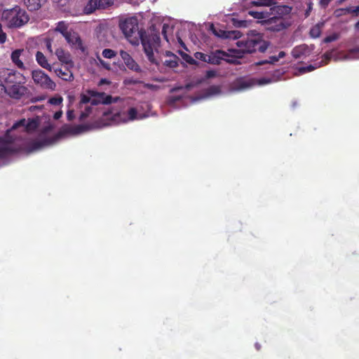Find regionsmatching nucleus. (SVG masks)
I'll return each mask as SVG.
<instances>
[{"label":"nucleus","instance_id":"nucleus-1","mask_svg":"<svg viewBox=\"0 0 359 359\" xmlns=\"http://www.w3.org/2000/svg\"><path fill=\"white\" fill-rule=\"evenodd\" d=\"M120 29L128 43L133 46H138L142 43L144 53L151 64H157L154 57V50L159 48V33L155 29L146 32L143 29H138V23L135 17H129L120 22Z\"/></svg>","mask_w":359,"mask_h":359},{"label":"nucleus","instance_id":"nucleus-2","mask_svg":"<svg viewBox=\"0 0 359 359\" xmlns=\"http://www.w3.org/2000/svg\"><path fill=\"white\" fill-rule=\"evenodd\" d=\"M25 78L18 72L10 69H0V93L19 100L28 93V88L23 86Z\"/></svg>","mask_w":359,"mask_h":359},{"label":"nucleus","instance_id":"nucleus-3","mask_svg":"<svg viewBox=\"0 0 359 359\" xmlns=\"http://www.w3.org/2000/svg\"><path fill=\"white\" fill-rule=\"evenodd\" d=\"M99 128L100 124L98 123H95L93 125L80 124L74 126H69L67 125L63 126V127L59 130L58 133L53 137V139H45L43 141L34 140L31 142L29 144V148H27V153H32V151L39 150L43 148V146L50 144L65 135H77L84 132H87L92 128Z\"/></svg>","mask_w":359,"mask_h":359},{"label":"nucleus","instance_id":"nucleus-4","mask_svg":"<svg viewBox=\"0 0 359 359\" xmlns=\"http://www.w3.org/2000/svg\"><path fill=\"white\" fill-rule=\"evenodd\" d=\"M236 46L242 53L250 54L257 51L264 53L269 46V42L263 39L261 34L253 30L248 32L247 36L242 40L236 41Z\"/></svg>","mask_w":359,"mask_h":359},{"label":"nucleus","instance_id":"nucleus-5","mask_svg":"<svg viewBox=\"0 0 359 359\" xmlns=\"http://www.w3.org/2000/svg\"><path fill=\"white\" fill-rule=\"evenodd\" d=\"M1 21L6 27L20 29L28 23L29 16L23 8L19 6L6 8L1 13Z\"/></svg>","mask_w":359,"mask_h":359},{"label":"nucleus","instance_id":"nucleus-6","mask_svg":"<svg viewBox=\"0 0 359 359\" xmlns=\"http://www.w3.org/2000/svg\"><path fill=\"white\" fill-rule=\"evenodd\" d=\"M31 76H32L35 85L40 86L43 90H54L56 87L53 80L41 69L32 71Z\"/></svg>","mask_w":359,"mask_h":359},{"label":"nucleus","instance_id":"nucleus-7","mask_svg":"<svg viewBox=\"0 0 359 359\" xmlns=\"http://www.w3.org/2000/svg\"><path fill=\"white\" fill-rule=\"evenodd\" d=\"M14 143V137L7 134L0 137V160H4L11 154H18L20 149L11 146Z\"/></svg>","mask_w":359,"mask_h":359},{"label":"nucleus","instance_id":"nucleus-8","mask_svg":"<svg viewBox=\"0 0 359 359\" xmlns=\"http://www.w3.org/2000/svg\"><path fill=\"white\" fill-rule=\"evenodd\" d=\"M86 94L91 97V105L93 106H97L100 104H110L118 100V97H113L110 95L105 94L104 93H98L94 90H86Z\"/></svg>","mask_w":359,"mask_h":359},{"label":"nucleus","instance_id":"nucleus-9","mask_svg":"<svg viewBox=\"0 0 359 359\" xmlns=\"http://www.w3.org/2000/svg\"><path fill=\"white\" fill-rule=\"evenodd\" d=\"M114 0H89L85 7L83 13L89 15L97 10L106 9L113 5Z\"/></svg>","mask_w":359,"mask_h":359},{"label":"nucleus","instance_id":"nucleus-10","mask_svg":"<svg viewBox=\"0 0 359 359\" xmlns=\"http://www.w3.org/2000/svg\"><path fill=\"white\" fill-rule=\"evenodd\" d=\"M264 23L267 30L273 32H279L288 27V23L280 18H269L264 20Z\"/></svg>","mask_w":359,"mask_h":359},{"label":"nucleus","instance_id":"nucleus-11","mask_svg":"<svg viewBox=\"0 0 359 359\" xmlns=\"http://www.w3.org/2000/svg\"><path fill=\"white\" fill-rule=\"evenodd\" d=\"M19 128H25V131L27 133H31L34 131L38 128V121L36 119H29L27 121L24 118L14 123L13 126L10 130H6V133H10L11 130L18 129Z\"/></svg>","mask_w":359,"mask_h":359},{"label":"nucleus","instance_id":"nucleus-12","mask_svg":"<svg viewBox=\"0 0 359 359\" xmlns=\"http://www.w3.org/2000/svg\"><path fill=\"white\" fill-rule=\"evenodd\" d=\"M103 115H104V116L112 115L113 119L114 120L120 118L123 121H133L136 119L137 111L135 108L131 107L128 109V112H116L111 114L110 111H105Z\"/></svg>","mask_w":359,"mask_h":359},{"label":"nucleus","instance_id":"nucleus-13","mask_svg":"<svg viewBox=\"0 0 359 359\" xmlns=\"http://www.w3.org/2000/svg\"><path fill=\"white\" fill-rule=\"evenodd\" d=\"M212 32L215 36L222 39L238 40L241 37V32L236 30L226 31L223 29H216L212 27Z\"/></svg>","mask_w":359,"mask_h":359},{"label":"nucleus","instance_id":"nucleus-14","mask_svg":"<svg viewBox=\"0 0 359 359\" xmlns=\"http://www.w3.org/2000/svg\"><path fill=\"white\" fill-rule=\"evenodd\" d=\"M291 12V7L287 6H273L270 8V15H272L270 18H280L282 19L284 16L290 14Z\"/></svg>","mask_w":359,"mask_h":359},{"label":"nucleus","instance_id":"nucleus-15","mask_svg":"<svg viewBox=\"0 0 359 359\" xmlns=\"http://www.w3.org/2000/svg\"><path fill=\"white\" fill-rule=\"evenodd\" d=\"M121 58H122V61L125 63V65L128 67V69L135 71L136 72H139L141 69H140V66L137 65L136 62L130 57L128 53L121 50L120 52Z\"/></svg>","mask_w":359,"mask_h":359},{"label":"nucleus","instance_id":"nucleus-16","mask_svg":"<svg viewBox=\"0 0 359 359\" xmlns=\"http://www.w3.org/2000/svg\"><path fill=\"white\" fill-rule=\"evenodd\" d=\"M66 41H67L68 43L74 46V48L77 50H80L81 51H84L83 46L82 45V40L78 34L74 32V34H62Z\"/></svg>","mask_w":359,"mask_h":359},{"label":"nucleus","instance_id":"nucleus-17","mask_svg":"<svg viewBox=\"0 0 359 359\" xmlns=\"http://www.w3.org/2000/svg\"><path fill=\"white\" fill-rule=\"evenodd\" d=\"M54 72L55 74L58 76L59 79L65 81H73V74L66 66L60 67V68H57L54 69Z\"/></svg>","mask_w":359,"mask_h":359},{"label":"nucleus","instance_id":"nucleus-18","mask_svg":"<svg viewBox=\"0 0 359 359\" xmlns=\"http://www.w3.org/2000/svg\"><path fill=\"white\" fill-rule=\"evenodd\" d=\"M226 55L227 54L224 51L218 50H216V53L212 54L211 57L207 58L205 60L202 61L210 63L211 65H219V62H221L222 58L226 57Z\"/></svg>","mask_w":359,"mask_h":359},{"label":"nucleus","instance_id":"nucleus-19","mask_svg":"<svg viewBox=\"0 0 359 359\" xmlns=\"http://www.w3.org/2000/svg\"><path fill=\"white\" fill-rule=\"evenodd\" d=\"M24 50L22 49H15L11 54V59H12V62H13L15 67H18V69H24V65L22 64V60H20V55H22Z\"/></svg>","mask_w":359,"mask_h":359},{"label":"nucleus","instance_id":"nucleus-20","mask_svg":"<svg viewBox=\"0 0 359 359\" xmlns=\"http://www.w3.org/2000/svg\"><path fill=\"white\" fill-rule=\"evenodd\" d=\"M46 0H25V6L29 11H37Z\"/></svg>","mask_w":359,"mask_h":359},{"label":"nucleus","instance_id":"nucleus-21","mask_svg":"<svg viewBox=\"0 0 359 359\" xmlns=\"http://www.w3.org/2000/svg\"><path fill=\"white\" fill-rule=\"evenodd\" d=\"M35 57H36V62L39 64V66L47 69L48 71H51V65H50L47 62V59H46L43 53L40 51H37L36 55H35Z\"/></svg>","mask_w":359,"mask_h":359},{"label":"nucleus","instance_id":"nucleus-22","mask_svg":"<svg viewBox=\"0 0 359 359\" xmlns=\"http://www.w3.org/2000/svg\"><path fill=\"white\" fill-rule=\"evenodd\" d=\"M283 57H285V52L280 51L279 54H278V56H270L268 60L256 62V66H261L265 64H274Z\"/></svg>","mask_w":359,"mask_h":359},{"label":"nucleus","instance_id":"nucleus-23","mask_svg":"<svg viewBox=\"0 0 359 359\" xmlns=\"http://www.w3.org/2000/svg\"><path fill=\"white\" fill-rule=\"evenodd\" d=\"M248 15H250V17L256 19V20H266L271 18L269 13L267 11H248Z\"/></svg>","mask_w":359,"mask_h":359},{"label":"nucleus","instance_id":"nucleus-24","mask_svg":"<svg viewBox=\"0 0 359 359\" xmlns=\"http://www.w3.org/2000/svg\"><path fill=\"white\" fill-rule=\"evenodd\" d=\"M55 55L58 57L59 61L68 64L70 62V57L68 53L65 52L62 48H57L55 50Z\"/></svg>","mask_w":359,"mask_h":359},{"label":"nucleus","instance_id":"nucleus-25","mask_svg":"<svg viewBox=\"0 0 359 359\" xmlns=\"http://www.w3.org/2000/svg\"><path fill=\"white\" fill-rule=\"evenodd\" d=\"M306 53V46L305 45H300L292 50V56L296 59H299Z\"/></svg>","mask_w":359,"mask_h":359},{"label":"nucleus","instance_id":"nucleus-26","mask_svg":"<svg viewBox=\"0 0 359 359\" xmlns=\"http://www.w3.org/2000/svg\"><path fill=\"white\" fill-rule=\"evenodd\" d=\"M323 27V22H319L313 27H311V29H310V36H311L312 39H317L320 35V30H322V28Z\"/></svg>","mask_w":359,"mask_h":359},{"label":"nucleus","instance_id":"nucleus-27","mask_svg":"<svg viewBox=\"0 0 359 359\" xmlns=\"http://www.w3.org/2000/svg\"><path fill=\"white\" fill-rule=\"evenodd\" d=\"M55 32L62 34H69L74 33L68 31V25H67V23H65L64 21H59V22L57 23V27H55Z\"/></svg>","mask_w":359,"mask_h":359},{"label":"nucleus","instance_id":"nucleus-28","mask_svg":"<svg viewBox=\"0 0 359 359\" xmlns=\"http://www.w3.org/2000/svg\"><path fill=\"white\" fill-rule=\"evenodd\" d=\"M273 0H255L250 2V5L256 7L271 6Z\"/></svg>","mask_w":359,"mask_h":359},{"label":"nucleus","instance_id":"nucleus-29","mask_svg":"<svg viewBox=\"0 0 359 359\" xmlns=\"http://www.w3.org/2000/svg\"><path fill=\"white\" fill-rule=\"evenodd\" d=\"M249 87H250V83L243 79L236 80V82H235V89L236 90H243L248 89Z\"/></svg>","mask_w":359,"mask_h":359},{"label":"nucleus","instance_id":"nucleus-30","mask_svg":"<svg viewBox=\"0 0 359 359\" xmlns=\"http://www.w3.org/2000/svg\"><path fill=\"white\" fill-rule=\"evenodd\" d=\"M178 58L177 56H174L173 58L167 60L163 62L165 64V67H170V68H175L178 65V63L177 62V60Z\"/></svg>","mask_w":359,"mask_h":359},{"label":"nucleus","instance_id":"nucleus-31","mask_svg":"<svg viewBox=\"0 0 359 359\" xmlns=\"http://www.w3.org/2000/svg\"><path fill=\"white\" fill-rule=\"evenodd\" d=\"M115 55H116L115 51L109 48H105L103 50V52H102V55L106 59H111L115 57Z\"/></svg>","mask_w":359,"mask_h":359},{"label":"nucleus","instance_id":"nucleus-32","mask_svg":"<svg viewBox=\"0 0 359 359\" xmlns=\"http://www.w3.org/2000/svg\"><path fill=\"white\" fill-rule=\"evenodd\" d=\"M341 11L357 16L359 14V6L341 8Z\"/></svg>","mask_w":359,"mask_h":359},{"label":"nucleus","instance_id":"nucleus-33","mask_svg":"<svg viewBox=\"0 0 359 359\" xmlns=\"http://www.w3.org/2000/svg\"><path fill=\"white\" fill-rule=\"evenodd\" d=\"M194 57H196V59L198 60L205 61L206 59L212 57V54L206 55L201 52H196V54H194Z\"/></svg>","mask_w":359,"mask_h":359},{"label":"nucleus","instance_id":"nucleus-34","mask_svg":"<svg viewBox=\"0 0 359 359\" xmlns=\"http://www.w3.org/2000/svg\"><path fill=\"white\" fill-rule=\"evenodd\" d=\"M337 39H339V34L337 33H334L331 35L327 36V37L324 38V43H330L332 41H337Z\"/></svg>","mask_w":359,"mask_h":359},{"label":"nucleus","instance_id":"nucleus-35","mask_svg":"<svg viewBox=\"0 0 359 359\" xmlns=\"http://www.w3.org/2000/svg\"><path fill=\"white\" fill-rule=\"evenodd\" d=\"M80 98H81L80 99V106L90 103V97L88 94H81Z\"/></svg>","mask_w":359,"mask_h":359},{"label":"nucleus","instance_id":"nucleus-36","mask_svg":"<svg viewBox=\"0 0 359 359\" xmlns=\"http://www.w3.org/2000/svg\"><path fill=\"white\" fill-rule=\"evenodd\" d=\"M62 102V98L61 97H54L49 99V104L53 106H59L60 104Z\"/></svg>","mask_w":359,"mask_h":359},{"label":"nucleus","instance_id":"nucleus-37","mask_svg":"<svg viewBox=\"0 0 359 359\" xmlns=\"http://www.w3.org/2000/svg\"><path fill=\"white\" fill-rule=\"evenodd\" d=\"M97 60H98L99 65L100 67L104 68V69L109 70L110 69V65L108 62H106L104 61L100 56H97Z\"/></svg>","mask_w":359,"mask_h":359},{"label":"nucleus","instance_id":"nucleus-38","mask_svg":"<svg viewBox=\"0 0 359 359\" xmlns=\"http://www.w3.org/2000/svg\"><path fill=\"white\" fill-rule=\"evenodd\" d=\"M194 87V85L191 83H189L184 86H179L178 88H174L172 90H171V92L180 90H190V89Z\"/></svg>","mask_w":359,"mask_h":359},{"label":"nucleus","instance_id":"nucleus-39","mask_svg":"<svg viewBox=\"0 0 359 359\" xmlns=\"http://www.w3.org/2000/svg\"><path fill=\"white\" fill-rule=\"evenodd\" d=\"M313 70H314V67L312 65L299 67V72L302 74L309 73L312 72Z\"/></svg>","mask_w":359,"mask_h":359},{"label":"nucleus","instance_id":"nucleus-40","mask_svg":"<svg viewBox=\"0 0 359 359\" xmlns=\"http://www.w3.org/2000/svg\"><path fill=\"white\" fill-rule=\"evenodd\" d=\"M207 91H208V94L210 95H217L219 93V87L212 86L210 88L207 89Z\"/></svg>","mask_w":359,"mask_h":359},{"label":"nucleus","instance_id":"nucleus-41","mask_svg":"<svg viewBox=\"0 0 359 359\" xmlns=\"http://www.w3.org/2000/svg\"><path fill=\"white\" fill-rule=\"evenodd\" d=\"M182 58H184V60H185V62L189 63L191 65H195V63H196L195 59L192 58L189 55L184 54Z\"/></svg>","mask_w":359,"mask_h":359},{"label":"nucleus","instance_id":"nucleus-42","mask_svg":"<svg viewBox=\"0 0 359 359\" xmlns=\"http://www.w3.org/2000/svg\"><path fill=\"white\" fill-rule=\"evenodd\" d=\"M90 107H86V109H85V111L81 112V114H80V121H83L87 116H88V115L90 114Z\"/></svg>","mask_w":359,"mask_h":359},{"label":"nucleus","instance_id":"nucleus-43","mask_svg":"<svg viewBox=\"0 0 359 359\" xmlns=\"http://www.w3.org/2000/svg\"><path fill=\"white\" fill-rule=\"evenodd\" d=\"M6 41V34L2 31L0 25V44H4Z\"/></svg>","mask_w":359,"mask_h":359},{"label":"nucleus","instance_id":"nucleus-44","mask_svg":"<svg viewBox=\"0 0 359 359\" xmlns=\"http://www.w3.org/2000/svg\"><path fill=\"white\" fill-rule=\"evenodd\" d=\"M235 27H246V21L245 20H236L234 22Z\"/></svg>","mask_w":359,"mask_h":359},{"label":"nucleus","instance_id":"nucleus-45","mask_svg":"<svg viewBox=\"0 0 359 359\" xmlns=\"http://www.w3.org/2000/svg\"><path fill=\"white\" fill-rule=\"evenodd\" d=\"M215 76V71L214 70H209L205 72V79H212Z\"/></svg>","mask_w":359,"mask_h":359},{"label":"nucleus","instance_id":"nucleus-46","mask_svg":"<svg viewBox=\"0 0 359 359\" xmlns=\"http://www.w3.org/2000/svg\"><path fill=\"white\" fill-rule=\"evenodd\" d=\"M332 0H320V6L323 8H326L328 6V4L331 2Z\"/></svg>","mask_w":359,"mask_h":359},{"label":"nucleus","instance_id":"nucleus-47","mask_svg":"<svg viewBox=\"0 0 359 359\" xmlns=\"http://www.w3.org/2000/svg\"><path fill=\"white\" fill-rule=\"evenodd\" d=\"M74 119V111L68 110L67 111V120L69 121H73Z\"/></svg>","mask_w":359,"mask_h":359},{"label":"nucleus","instance_id":"nucleus-48","mask_svg":"<svg viewBox=\"0 0 359 359\" xmlns=\"http://www.w3.org/2000/svg\"><path fill=\"white\" fill-rule=\"evenodd\" d=\"M62 114V113L61 112V111H58L54 113V115H53V118H54V120H57L61 117Z\"/></svg>","mask_w":359,"mask_h":359},{"label":"nucleus","instance_id":"nucleus-49","mask_svg":"<svg viewBox=\"0 0 359 359\" xmlns=\"http://www.w3.org/2000/svg\"><path fill=\"white\" fill-rule=\"evenodd\" d=\"M109 81L106 79H102L100 81H99V86H103V85H108Z\"/></svg>","mask_w":359,"mask_h":359},{"label":"nucleus","instance_id":"nucleus-50","mask_svg":"<svg viewBox=\"0 0 359 359\" xmlns=\"http://www.w3.org/2000/svg\"><path fill=\"white\" fill-rule=\"evenodd\" d=\"M165 29H166V25H163V27H162V35H163V39H165V41H168V39L166 38L165 34Z\"/></svg>","mask_w":359,"mask_h":359},{"label":"nucleus","instance_id":"nucleus-51","mask_svg":"<svg viewBox=\"0 0 359 359\" xmlns=\"http://www.w3.org/2000/svg\"><path fill=\"white\" fill-rule=\"evenodd\" d=\"M46 49L49 50V52L52 53L53 50H51V43H50V41L46 42Z\"/></svg>","mask_w":359,"mask_h":359},{"label":"nucleus","instance_id":"nucleus-52","mask_svg":"<svg viewBox=\"0 0 359 359\" xmlns=\"http://www.w3.org/2000/svg\"><path fill=\"white\" fill-rule=\"evenodd\" d=\"M165 56H167V57H173L174 56H175V54H173V53H171V52H170V51H167V52H165Z\"/></svg>","mask_w":359,"mask_h":359},{"label":"nucleus","instance_id":"nucleus-53","mask_svg":"<svg viewBox=\"0 0 359 359\" xmlns=\"http://www.w3.org/2000/svg\"><path fill=\"white\" fill-rule=\"evenodd\" d=\"M352 52H353L355 53H359V46L352 49Z\"/></svg>","mask_w":359,"mask_h":359},{"label":"nucleus","instance_id":"nucleus-54","mask_svg":"<svg viewBox=\"0 0 359 359\" xmlns=\"http://www.w3.org/2000/svg\"><path fill=\"white\" fill-rule=\"evenodd\" d=\"M269 83V80H267V79H265L261 80V83H262V84H266V83Z\"/></svg>","mask_w":359,"mask_h":359},{"label":"nucleus","instance_id":"nucleus-55","mask_svg":"<svg viewBox=\"0 0 359 359\" xmlns=\"http://www.w3.org/2000/svg\"><path fill=\"white\" fill-rule=\"evenodd\" d=\"M172 100H174V102H177V101H179L180 100H181V97H174V99H172Z\"/></svg>","mask_w":359,"mask_h":359},{"label":"nucleus","instance_id":"nucleus-56","mask_svg":"<svg viewBox=\"0 0 359 359\" xmlns=\"http://www.w3.org/2000/svg\"><path fill=\"white\" fill-rule=\"evenodd\" d=\"M355 28L359 29V20L356 22V25H355Z\"/></svg>","mask_w":359,"mask_h":359},{"label":"nucleus","instance_id":"nucleus-57","mask_svg":"<svg viewBox=\"0 0 359 359\" xmlns=\"http://www.w3.org/2000/svg\"><path fill=\"white\" fill-rule=\"evenodd\" d=\"M230 50V51H231V52H233V53H235V52H236V50H234V49H230V50Z\"/></svg>","mask_w":359,"mask_h":359},{"label":"nucleus","instance_id":"nucleus-58","mask_svg":"<svg viewBox=\"0 0 359 359\" xmlns=\"http://www.w3.org/2000/svg\"><path fill=\"white\" fill-rule=\"evenodd\" d=\"M256 348H257V350H259V345L256 344Z\"/></svg>","mask_w":359,"mask_h":359},{"label":"nucleus","instance_id":"nucleus-59","mask_svg":"<svg viewBox=\"0 0 359 359\" xmlns=\"http://www.w3.org/2000/svg\"><path fill=\"white\" fill-rule=\"evenodd\" d=\"M229 62H230V63H233V60H231V61H229Z\"/></svg>","mask_w":359,"mask_h":359},{"label":"nucleus","instance_id":"nucleus-60","mask_svg":"<svg viewBox=\"0 0 359 359\" xmlns=\"http://www.w3.org/2000/svg\"><path fill=\"white\" fill-rule=\"evenodd\" d=\"M342 2H344V0L339 1V3H342Z\"/></svg>","mask_w":359,"mask_h":359},{"label":"nucleus","instance_id":"nucleus-61","mask_svg":"<svg viewBox=\"0 0 359 359\" xmlns=\"http://www.w3.org/2000/svg\"><path fill=\"white\" fill-rule=\"evenodd\" d=\"M55 1H60V0H55Z\"/></svg>","mask_w":359,"mask_h":359}]
</instances>
